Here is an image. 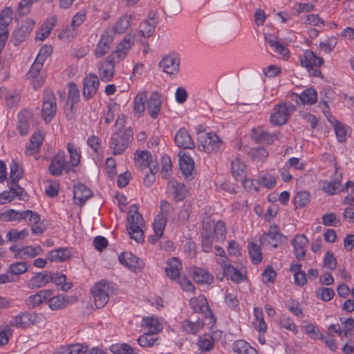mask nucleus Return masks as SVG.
I'll use <instances>...</instances> for the list:
<instances>
[{"label": "nucleus", "instance_id": "nucleus-59", "mask_svg": "<svg viewBox=\"0 0 354 354\" xmlns=\"http://www.w3.org/2000/svg\"><path fill=\"white\" fill-rule=\"evenodd\" d=\"M28 235V231L26 229L17 231V230H11L6 234V239L10 242H17L18 240L23 239Z\"/></svg>", "mask_w": 354, "mask_h": 354}, {"label": "nucleus", "instance_id": "nucleus-16", "mask_svg": "<svg viewBox=\"0 0 354 354\" xmlns=\"http://www.w3.org/2000/svg\"><path fill=\"white\" fill-rule=\"evenodd\" d=\"M99 80L96 75L90 74L84 80L83 96L88 100L93 97L99 88Z\"/></svg>", "mask_w": 354, "mask_h": 354}, {"label": "nucleus", "instance_id": "nucleus-27", "mask_svg": "<svg viewBox=\"0 0 354 354\" xmlns=\"http://www.w3.org/2000/svg\"><path fill=\"white\" fill-rule=\"evenodd\" d=\"M231 171L236 180H243L246 176V166L239 158H235L231 160Z\"/></svg>", "mask_w": 354, "mask_h": 354}, {"label": "nucleus", "instance_id": "nucleus-39", "mask_svg": "<svg viewBox=\"0 0 354 354\" xmlns=\"http://www.w3.org/2000/svg\"><path fill=\"white\" fill-rule=\"evenodd\" d=\"M42 66L43 64L35 60L26 74L27 78L34 80L33 86L35 88L37 87L41 86L43 84V80H39L37 79Z\"/></svg>", "mask_w": 354, "mask_h": 354}, {"label": "nucleus", "instance_id": "nucleus-4", "mask_svg": "<svg viewBox=\"0 0 354 354\" xmlns=\"http://www.w3.org/2000/svg\"><path fill=\"white\" fill-rule=\"evenodd\" d=\"M223 148V142L214 132L203 133L198 138V149L207 153L220 151Z\"/></svg>", "mask_w": 354, "mask_h": 354}, {"label": "nucleus", "instance_id": "nucleus-25", "mask_svg": "<svg viewBox=\"0 0 354 354\" xmlns=\"http://www.w3.org/2000/svg\"><path fill=\"white\" fill-rule=\"evenodd\" d=\"M264 37L266 42L272 48L275 53L283 57L288 56L290 52L288 48L279 42L277 36L273 34H266Z\"/></svg>", "mask_w": 354, "mask_h": 354}, {"label": "nucleus", "instance_id": "nucleus-20", "mask_svg": "<svg viewBox=\"0 0 354 354\" xmlns=\"http://www.w3.org/2000/svg\"><path fill=\"white\" fill-rule=\"evenodd\" d=\"M93 196L92 192L84 184L80 183L73 189V198L75 203L82 207Z\"/></svg>", "mask_w": 354, "mask_h": 354}, {"label": "nucleus", "instance_id": "nucleus-32", "mask_svg": "<svg viewBox=\"0 0 354 354\" xmlns=\"http://www.w3.org/2000/svg\"><path fill=\"white\" fill-rule=\"evenodd\" d=\"M71 252L68 248H59L48 253L47 258L50 261H65L70 259Z\"/></svg>", "mask_w": 354, "mask_h": 354}, {"label": "nucleus", "instance_id": "nucleus-45", "mask_svg": "<svg viewBox=\"0 0 354 354\" xmlns=\"http://www.w3.org/2000/svg\"><path fill=\"white\" fill-rule=\"evenodd\" d=\"M147 100V95L145 92H139L133 101V111L135 113L138 115V117L142 115L145 111V102Z\"/></svg>", "mask_w": 354, "mask_h": 354}, {"label": "nucleus", "instance_id": "nucleus-3", "mask_svg": "<svg viewBox=\"0 0 354 354\" xmlns=\"http://www.w3.org/2000/svg\"><path fill=\"white\" fill-rule=\"evenodd\" d=\"M133 138V131L131 128L119 130L111 136L110 148L115 156L121 155L129 147Z\"/></svg>", "mask_w": 354, "mask_h": 354}, {"label": "nucleus", "instance_id": "nucleus-64", "mask_svg": "<svg viewBox=\"0 0 354 354\" xmlns=\"http://www.w3.org/2000/svg\"><path fill=\"white\" fill-rule=\"evenodd\" d=\"M20 95L17 91H8L6 95V104L8 108H12L18 104Z\"/></svg>", "mask_w": 354, "mask_h": 354}, {"label": "nucleus", "instance_id": "nucleus-43", "mask_svg": "<svg viewBox=\"0 0 354 354\" xmlns=\"http://www.w3.org/2000/svg\"><path fill=\"white\" fill-rule=\"evenodd\" d=\"M254 315L255 320L253 322L254 327L261 333H266L267 331V325L264 320L263 313L261 308L255 307L254 308Z\"/></svg>", "mask_w": 354, "mask_h": 354}, {"label": "nucleus", "instance_id": "nucleus-36", "mask_svg": "<svg viewBox=\"0 0 354 354\" xmlns=\"http://www.w3.org/2000/svg\"><path fill=\"white\" fill-rule=\"evenodd\" d=\"M232 351L237 354H257V350L243 339L235 341L232 344Z\"/></svg>", "mask_w": 354, "mask_h": 354}, {"label": "nucleus", "instance_id": "nucleus-8", "mask_svg": "<svg viewBox=\"0 0 354 354\" xmlns=\"http://www.w3.org/2000/svg\"><path fill=\"white\" fill-rule=\"evenodd\" d=\"M190 308L194 313H202L205 318L209 319V324H214L216 322V317L210 310L206 297L200 295L198 297H192L189 302Z\"/></svg>", "mask_w": 354, "mask_h": 354}, {"label": "nucleus", "instance_id": "nucleus-60", "mask_svg": "<svg viewBox=\"0 0 354 354\" xmlns=\"http://www.w3.org/2000/svg\"><path fill=\"white\" fill-rule=\"evenodd\" d=\"M279 324L281 328H283L288 330L291 331L293 334L297 335L298 333V328L289 317L283 316L280 319Z\"/></svg>", "mask_w": 354, "mask_h": 354}, {"label": "nucleus", "instance_id": "nucleus-31", "mask_svg": "<svg viewBox=\"0 0 354 354\" xmlns=\"http://www.w3.org/2000/svg\"><path fill=\"white\" fill-rule=\"evenodd\" d=\"M179 165L182 174L185 177H189L192 175L194 169V160L185 153H183L179 159Z\"/></svg>", "mask_w": 354, "mask_h": 354}, {"label": "nucleus", "instance_id": "nucleus-44", "mask_svg": "<svg viewBox=\"0 0 354 354\" xmlns=\"http://www.w3.org/2000/svg\"><path fill=\"white\" fill-rule=\"evenodd\" d=\"M142 324L144 326L148 328V332L152 334L157 335L159 333L162 327L158 319L154 317H144L142 319Z\"/></svg>", "mask_w": 354, "mask_h": 354}, {"label": "nucleus", "instance_id": "nucleus-21", "mask_svg": "<svg viewBox=\"0 0 354 354\" xmlns=\"http://www.w3.org/2000/svg\"><path fill=\"white\" fill-rule=\"evenodd\" d=\"M162 105L161 96L158 92H153L147 101V111L153 119L158 116Z\"/></svg>", "mask_w": 354, "mask_h": 354}, {"label": "nucleus", "instance_id": "nucleus-41", "mask_svg": "<svg viewBox=\"0 0 354 354\" xmlns=\"http://www.w3.org/2000/svg\"><path fill=\"white\" fill-rule=\"evenodd\" d=\"M156 25V22L153 18L145 20L140 26V30L138 32V35L144 38L150 37L155 31Z\"/></svg>", "mask_w": 354, "mask_h": 354}, {"label": "nucleus", "instance_id": "nucleus-12", "mask_svg": "<svg viewBox=\"0 0 354 354\" xmlns=\"http://www.w3.org/2000/svg\"><path fill=\"white\" fill-rule=\"evenodd\" d=\"M120 263L129 269L137 272L144 267L143 261L129 252H124L118 256Z\"/></svg>", "mask_w": 354, "mask_h": 354}, {"label": "nucleus", "instance_id": "nucleus-11", "mask_svg": "<svg viewBox=\"0 0 354 354\" xmlns=\"http://www.w3.org/2000/svg\"><path fill=\"white\" fill-rule=\"evenodd\" d=\"M35 21L27 18L22 24L17 28L12 35L11 41L15 46H18L25 40H26L35 26Z\"/></svg>", "mask_w": 354, "mask_h": 354}, {"label": "nucleus", "instance_id": "nucleus-38", "mask_svg": "<svg viewBox=\"0 0 354 354\" xmlns=\"http://www.w3.org/2000/svg\"><path fill=\"white\" fill-rule=\"evenodd\" d=\"M193 279L198 283L211 284L213 282V276L206 270L195 268L193 272Z\"/></svg>", "mask_w": 354, "mask_h": 354}, {"label": "nucleus", "instance_id": "nucleus-57", "mask_svg": "<svg viewBox=\"0 0 354 354\" xmlns=\"http://www.w3.org/2000/svg\"><path fill=\"white\" fill-rule=\"evenodd\" d=\"M213 239L211 232H203L201 234V248L203 252H209L212 250Z\"/></svg>", "mask_w": 354, "mask_h": 354}, {"label": "nucleus", "instance_id": "nucleus-30", "mask_svg": "<svg viewBox=\"0 0 354 354\" xmlns=\"http://www.w3.org/2000/svg\"><path fill=\"white\" fill-rule=\"evenodd\" d=\"M57 23V18L55 16H52L48 19L41 26L39 30L37 32L36 35V39L39 41L44 40L54 28Z\"/></svg>", "mask_w": 354, "mask_h": 354}, {"label": "nucleus", "instance_id": "nucleus-34", "mask_svg": "<svg viewBox=\"0 0 354 354\" xmlns=\"http://www.w3.org/2000/svg\"><path fill=\"white\" fill-rule=\"evenodd\" d=\"M298 100L301 104H314L317 100V93L314 88H308L305 89L300 95H296L295 101L298 103Z\"/></svg>", "mask_w": 354, "mask_h": 354}, {"label": "nucleus", "instance_id": "nucleus-53", "mask_svg": "<svg viewBox=\"0 0 354 354\" xmlns=\"http://www.w3.org/2000/svg\"><path fill=\"white\" fill-rule=\"evenodd\" d=\"M167 223V218L163 215H158L153 223V230L157 236V239L161 238Z\"/></svg>", "mask_w": 354, "mask_h": 354}, {"label": "nucleus", "instance_id": "nucleus-54", "mask_svg": "<svg viewBox=\"0 0 354 354\" xmlns=\"http://www.w3.org/2000/svg\"><path fill=\"white\" fill-rule=\"evenodd\" d=\"M310 193L306 191L297 192L293 199L296 207H304L310 202Z\"/></svg>", "mask_w": 354, "mask_h": 354}, {"label": "nucleus", "instance_id": "nucleus-7", "mask_svg": "<svg viewBox=\"0 0 354 354\" xmlns=\"http://www.w3.org/2000/svg\"><path fill=\"white\" fill-rule=\"evenodd\" d=\"M109 286L106 280L96 283L91 288V293L96 308H103L109 300Z\"/></svg>", "mask_w": 354, "mask_h": 354}, {"label": "nucleus", "instance_id": "nucleus-47", "mask_svg": "<svg viewBox=\"0 0 354 354\" xmlns=\"http://www.w3.org/2000/svg\"><path fill=\"white\" fill-rule=\"evenodd\" d=\"M154 335L155 334L145 333L138 338V343L142 347H152L158 345V338Z\"/></svg>", "mask_w": 354, "mask_h": 354}, {"label": "nucleus", "instance_id": "nucleus-35", "mask_svg": "<svg viewBox=\"0 0 354 354\" xmlns=\"http://www.w3.org/2000/svg\"><path fill=\"white\" fill-rule=\"evenodd\" d=\"M204 326V323L200 318L192 322L190 319H185L181 322L183 330L188 334H196Z\"/></svg>", "mask_w": 354, "mask_h": 354}, {"label": "nucleus", "instance_id": "nucleus-61", "mask_svg": "<svg viewBox=\"0 0 354 354\" xmlns=\"http://www.w3.org/2000/svg\"><path fill=\"white\" fill-rule=\"evenodd\" d=\"M80 100V91L75 83L69 84L68 102L73 106Z\"/></svg>", "mask_w": 354, "mask_h": 354}, {"label": "nucleus", "instance_id": "nucleus-33", "mask_svg": "<svg viewBox=\"0 0 354 354\" xmlns=\"http://www.w3.org/2000/svg\"><path fill=\"white\" fill-rule=\"evenodd\" d=\"M135 162L140 170H143L150 165L152 161V156L148 151L137 150L135 153Z\"/></svg>", "mask_w": 354, "mask_h": 354}, {"label": "nucleus", "instance_id": "nucleus-5", "mask_svg": "<svg viewBox=\"0 0 354 354\" xmlns=\"http://www.w3.org/2000/svg\"><path fill=\"white\" fill-rule=\"evenodd\" d=\"M295 111L296 106L291 102L275 104L270 121L274 126H281L288 122L290 115Z\"/></svg>", "mask_w": 354, "mask_h": 354}, {"label": "nucleus", "instance_id": "nucleus-10", "mask_svg": "<svg viewBox=\"0 0 354 354\" xmlns=\"http://www.w3.org/2000/svg\"><path fill=\"white\" fill-rule=\"evenodd\" d=\"M57 112V100L51 90L46 89L43 96L41 116L47 123L52 120Z\"/></svg>", "mask_w": 354, "mask_h": 354}, {"label": "nucleus", "instance_id": "nucleus-15", "mask_svg": "<svg viewBox=\"0 0 354 354\" xmlns=\"http://www.w3.org/2000/svg\"><path fill=\"white\" fill-rule=\"evenodd\" d=\"M66 167L65 153L60 151L50 161L48 171L53 176H59L63 174V171L66 169Z\"/></svg>", "mask_w": 354, "mask_h": 354}, {"label": "nucleus", "instance_id": "nucleus-1", "mask_svg": "<svg viewBox=\"0 0 354 354\" xmlns=\"http://www.w3.org/2000/svg\"><path fill=\"white\" fill-rule=\"evenodd\" d=\"M133 44V38L129 34L118 45L116 50L111 53L106 60L98 65V73L100 80L104 82H109L114 75L115 64L122 60L127 52Z\"/></svg>", "mask_w": 354, "mask_h": 354}, {"label": "nucleus", "instance_id": "nucleus-50", "mask_svg": "<svg viewBox=\"0 0 354 354\" xmlns=\"http://www.w3.org/2000/svg\"><path fill=\"white\" fill-rule=\"evenodd\" d=\"M248 252L254 264H259L262 261L261 248L260 245L250 243L248 244Z\"/></svg>", "mask_w": 354, "mask_h": 354}, {"label": "nucleus", "instance_id": "nucleus-52", "mask_svg": "<svg viewBox=\"0 0 354 354\" xmlns=\"http://www.w3.org/2000/svg\"><path fill=\"white\" fill-rule=\"evenodd\" d=\"M1 218L7 222H21L23 221V211L9 209L1 214Z\"/></svg>", "mask_w": 354, "mask_h": 354}, {"label": "nucleus", "instance_id": "nucleus-37", "mask_svg": "<svg viewBox=\"0 0 354 354\" xmlns=\"http://www.w3.org/2000/svg\"><path fill=\"white\" fill-rule=\"evenodd\" d=\"M48 300V305L53 310H62L65 308L68 303V298L66 296L59 295L50 297Z\"/></svg>", "mask_w": 354, "mask_h": 354}, {"label": "nucleus", "instance_id": "nucleus-13", "mask_svg": "<svg viewBox=\"0 0 354 354\" xmlns=\"http://www.w3.org/2000/svg\"><path fill=\"white\" fill-rule=\"evenodd\" d=\"M301 65L306 68L308 72L313 70V67H320L324 64V59L317 56L311 50H306L302 55L299 56Z\"/></svg>", "mask_w": 354, "mask_h": 354}, {"label": "nucleus", "instance_id": "nucleus-9", "mask_svg": "<svg viewBox=\"0 0 354 354\" xmlns=\"http://www.w3.org/2000/svg\"><path fill=\"white\" fill-rule=\"evenodd\" d=\"M286 241L287 237L280 232L279 226L276 224L271 225L268 231L260 237L262 244H268L274 248L286 243Z\"/></svg>", "mask_w": 354, "mask_h": 354}, {"label": "nucleus", "instance_id": "nucleus-6", "mask_svg": "<svg viewBox=\"0 0 354 354\" xmlns=\"http://www.w3.org/2000/svg\"><path fill=\"white\" fill-rule=\"evenodd\" d=\"M41 321V315L35 312L24 311L13 316L9 322L10 326L19 329H25L31 325H36Z\"/></svg>", "mask_w": 354, "mask_h": 354}, {"label": "nucleus", "instance_id": "nucleus-48", "mask_svg": "<svg viewBox=\"0 0 354 354\" xmlns=\"http://www.w3.org/2000/svg\"><path fill=\"white\" fill-rule=\"evenodd\" d=\"M223 276H225L227 279H231L236 283H239L244 280L242 273L232 265L223 272Z\"/></svg>", "mask_w": 354, "mask_h": 354}, {"label": "nucleus", "instance_id": "nucleus-49", "mask_svg": "<svg viewBox=\"0 0 354 354\" xmlns=\"http://www.w3.org/2000/svg\"><path fill=\"white\" fill-rule=\"evenodd\" d=\"M67 150L70 154V163L73 167H77L80 162L81 152L77 147L73 143L69 142L67 145Z\"/></svg>", "mask_w": 354, "mask_h": 354}, {"label": "nucleus", "instance_id": "nucleus-62", "mask_svg": "<svg viewBox=\"0 0 354 354\" xmlns=\"http://www.w3.org/2000/svg\"><path fill=\"white\" fill-rule=\"evenodd\" d=\"M12 326L6 325L0 328V346H5L8 344L9 339L12 335Z\"/></svg>", "mask_w": 354, "mask_h": 354}, {"label": "nucleus", "instance_id": "nucleus-42", "mask_svg": "<svg viewBox=\"0 0 354 354\" xmlns=\"http://www.w3.org/2000/svg\"><path fill=\"white\" fill-rule=\"evenodd\" d=\"M31 118V113L27 111H21L19 113V123L17 129L21 136H26L28 133V121Z\"/></svg>", "mask_w": 354, "mask_h": 354}, {"label": "nucleus", "instance_id": "nucleus-56", "mask_svg": "<svg viewBox=\"0 0 354 354\" xmlns=\"http://www.w3.org/2000/svg\"><path fill=\"white\" fill-rule=\"evenodd\" d=\"M66 276L63 274H59L58 272H52V281L56 286H62L63 290H69L72 285L71 283H66Z\"/></svg>", "mask_w": 354, "mask_h": 354}, {"label": "nucleus", "instance_id": "nucleus-29", "mask_svg": "<svg viewBox=\"0 0 354 354\" xmlns=\"http://www.w3.org/2000/svg\"><path fill=\"white\" fill-rule=\"evenodd\" d=\"M135 19L136 16L133 13L126 14L121 16L113 26V31L118 34L124 33L130 26L131 22Z\"/></svg>", "mask_w": 354, "mask_h": 354}, {"label": "nucleus", "instance_id": "nucleus-17", "mask_svg": "<svg viewBox=\"0 0 354 354\" xmlns=\"http://www.w3.org/2000/svg\"><path fill=\"white\" fill-rule=\"evenodd\" d=\"M308 242V239L304 234L297 235L292 239V245L294 248L293 252L297 260L301 261L305 259Z\"/></svg>", "mask_w": 354, "mask_h": 354}, {"label": "nucleus", "instance_id": "nucleus-46", "mask_svg": "<svg viewBox=\"0 0 354 354\" xmlns=\"http://www.w3.org/2000/svg\"><path fill=\"white\" fill-rule=\"evenodd\" d=\"M110 351L113 354H138L136 349L126 343L112 344Z\"/></svg>", "mask_w": 354, "mask_h": 354}, {"label": "nucleus", "instance_id": "nucleus-14", "mask_svg": "<svg viewBox=\"0 0 354 354\" xmlns=\"http://www.w3.org/2000/svg\"><path fill=\"white\" fill-rule=\"evenodd\" d=\"M159 66L165 73L176 75L179 72L180 59L176 55L170 54L161 59Z\"/></svg>", "mask_w": 354, "mask_h": 354}, {"label": "nucleus", "instance_id": "nucleus-58", "mask_svg": "<svg viewBox=\"0 0 354 354\" xmlns=\"http://www.w3.org/2000/svg\"><path fill=\"white\" fill-rule=\"evenodd\" d=\"M322 223L326 226L339 227L341 225L340 219L333 212L324 214L322 216Z\"/></svg>", "mask_w": 354, "mask_h": 354}, {"label": "nucleus", "instance_id": "nucleus-18", "mask_svg": "<svg viewBox=\"0 0 354 354\" xmlns=\"http://www.w3.org/2000/svg\"><path fill=\"white\" fill-rule=\"evenodd\" d=\"M167 189L171 193L176 202L183 201L187 194V190L183 183H178L176 179L169 180Z\"/></svg>", "mask_w": 354, "mask_h": 354}, {"label": "nucleus", "instance_id": "nucleus-23", "mask_svg": "<svg viewBox=\"0 0 354 354\" xmlns=\"http://www.w3.org/2000/svg\"><path fill=\"white\" fill-rule=\"evenodd\" d=\"M112 42L113 37L107 32L102 34L95 50V56L99 58L106 54L111 48Z\"/></svg>", "mask_w": 354, "mask_h": 354}, {"label": "nucleus", "instance_id": "nucleus-26", "mask_svg": "<svg viewBox=\"0 0 354 354\" xmlns=\"http://www.w3.org/2000/svg\"><path fill=\"white\" fill-rule=\"evenodd\" d=\"M51 281V272H39L29 280L28 286L32 288H39L45 286Z\"/></svg>", "mask_w": 354, "mask_h": 354}, {"label": "nucleus", "instance_id": "nucleus-2", "mask_svg": "<svg viewBox=\"0 0 354 354\" xmlns=\"http://www.w3.org/2000/svg\"><path fill=\"white\" fill-rule=\"evenodd\" d=\"M126 227L131 239L137 243L144 242L145 221L142 214L138 212V207L135 204L129 207Z\"/></svg>", "mask_w": 354, "mask_h": 354}, {"label": "nucleus", "instance_id": "nucleus-51", "mask_svg": "<svg viewBox=\"0 0 354 354\" xmlns=\"http://www.w3.org/2000/svg\"><path fill=\"white\" fill-rule=\"evenodd\" d=\"M10 174L8 181H12L15 183L16 181H19L23 177L24 171L22 167L17 162V161L12 160L10 165Z\"/></svg>", "mask_w": 354, "mask_h": 354}, {"label": "nucleus", "instance_id": "nucleus-63", "mask_svg": "<svg viewBox=\"0 0 354 354\" xmlns=\"http://www.w3.org/2000/svg\"><path fill=\"white\" fill-rule=\"evenodd\" d=\"M40 220V215L36 212L29 209L23 211V221H26L28 224H37Z\"/></svg>", "mask_w": 354, "mask_h": 354}, {"label": "nucleus", "instance_id": "nucleus-40", "mask_svg": "<svg viewBox=\"0 0 354 354\" xmlns=\"http://www.w3.org/2000/svg\"><path fill=\"white\" fill-rule=\"evenodd\" d=\"M328 121L333 124L335 133L338 142L343 143L346 140L347 127L333 117V120L328 119Z\"/></svg>", "mask_w": 354, "mask_h": 354}, {"label": "nucleus", "instance_id": "nucleus-28", "mask_svg": "<svg viewBox=\"0 0 354 354\" xmlns=\"http://www.w3.org/2000/svg\"><path fill=\"white\" fill-rule=\"evenodd\" d=\"M181 268V263L177 258H171L168 259L165 272L167 275L171 279L178 281L180 280V269Z\"/></svg>", "mask_w": 354, "mask_h": 354}, {"label": "nucleus", "instance_id": "nucleus-19", "mask_svg": "<svg viewBox=\"0 0 354 354\" xmlns=\"http://www.w3.org/2000/svg\"><path fill=\"white\" fill-rule=\"evenodd\" d=\"M174 141L179 148L191 149L195 147L194 141L185 128H180L176 132Z\"/></svg>", "mask_w": 354, "mask_h": 354}, {"label": "nucleus", "instance_id": "nucleus-55", "mask_svg": "<svg viewBox=\"0 0 354 354\" xmlns=\"http://www.w3.org/2000/svg\"><path fill=\"white\" fill-rule=\"evenodd\" d=\"M20 250L22 252L21 258L26 259L33 258L37 255L40 254L42 252V248L39 245L35 247L28 245L22 248Z\"/></svg>", "mask_w": 354, "mask_h": 354}, {"label": "nucleus", "instance_id": "nucleus-22", "mask_svg": "<svg viewBox=\"0 0 354 354\" xmlns=\"http://www.w3.org/2000/svg\"><path fill=\"white\" fill-rule=\"evenodd\" d=\"M217 333L223 334L221 330H214L212 335H204L198 339L197 345L201 351H210L215 345V339L217 338Z\"/></svg>", "mask_w": 354, "mask_h": 354}, {"label": "nucleus", "instance_id": "nucleus-24", "mask_svg": "<svg viewBox=\"0 0 354 354\" xmlns=\"http://www.w3.org/2000/svg\"><path fill=\"white\" fill-rule=\"evenodd\" d=\"M53 292L50 290H42L35 295H32L26 299V305L30 308L39 306L42 302L51 297Z\"/></svg>", "mask_w": 354, "mask_h": 354}]
</instances>
